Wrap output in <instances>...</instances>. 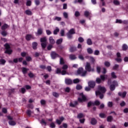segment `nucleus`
<instances>
[{"instance_id":"f257e3e1","label":"nucleus","mask_w":128,"mask_h":128,"mask_svg":"<svg viewBox=\"0 0 128 128\" xmlns=\"http://www.w3.org/2000/svg\"><path fill=\"white\" fill-rule=\"evenodd\" d=\"M106 90L104 87L99 86H98V90L96 92V96H100V98L102 100L104 98V94L106 92Z\"/></svg>"},{"instance_id":"f03ea898","label":"nucleus","mask_w":128,"mask_h":128,"mask_svg":"<svg viewBox=\"0 0 128 128\" xmlns=\"http://www.w3.org/2000/svg\"><path fill=\"white\" fill-rule=\"evenodd\" d=\"M68 68V65L66 64L64 65L62 68V70H63L62 71V70H60V69L58 68L56 70V74H62V76L64 74H66V70Z\"/></svg>"},{"instance_id":"7ed1b4c3","label":"nucleus","mask_w":128,"mask_h":128,"mask_svg":"<svg viewBox=\"0 0 128 128\" xmlns=\"http://www.w3.org/2000/svg\"><path fill=\"white\" fill-rule=\"evenodd\" d=\"M106 78H108V76L106 75H101L100 78H96V82L97 84H100L102 82H104Z\"/></svg>"},{"instance_id":"20e7f679","label":"nucleus","mask_w":128,"mask_h":128,"mask_svg":"<svg viewBox=\"0 0 128 128\" xmlns=\"http://www.w3.org/2000/svg\"><path fill=\"white\" fill-rule=\"evenodd\" d=\"M77 74H80L82 76H85L86 74V71H84V68H80L78 69Z\"/></svg>"},{"instance_id":"39448f33","label":"nucleus","mask_w":128,"mask_h":128,"mask_svg":"<svg viewBox=\"0 0 128 128\" xmlns=\"http://www.w3.org/2000/svg\"><path fill=\"white\" fill-rule=\"evenodd\" d=\"M86 96L84 95V94L80 93V97L78 98V101L80 102H86Z\"/></svg>"},{"instance_id":"423d86ee","label":"nucleus","mask_w":128,"mask_h":128,"mask_svg":"<svg viewBox=\"0 0 128 128\" xmlns=\"http://www.w3.org/2000/svg\"><path fill=\"white\" fill-rule=\"evenodd\" d=\"M4 46L6 49V50L5 51L6 54H10L12 52V49H10V45L8 44H4Z\"/></svg>"},{"instance_id":"0eeeda50","label":"nucleus","mask_w":128,"mask_h":128,"mask_svg":"<svg viewBox=\"0 0 128 128\" xmlns=\"http://www.w3.org/2000/svg\"><path fill=\"white\" fill-rule=\"evenodd\" d=\"M41 46L42 48H46V38H40Z\"/></svg>"},{"instance_id":"6e6552de","label":"nucleus","mask_w":128,"mask_h":128,"mask_svg":"<svg viewBox=\"0 0 128 128\" xmlns=\"http://www.w3.org/2000/svg\"><path fill=\"white\" fill-rule=\"evenodd\" d=\"M76 32H74V29H71L67 34V36L68 38L70 39L72 38V34H74Z\"/></svg>"},{"instance_id":"1a4fd4ad","label":"nucleus","mask_w":128,"mask_h":128,"mask_svg":"<svg viewBox=\"0 0 128 128\" xmlns=\"http://www.w3.org/2000/svg\"><path fill=\"white\" fill-rule=\"evenodd\" d=\"M100 101L96 100L94 102H89L88 104V106H100Z\"/></svg>"},{"instance_id":"9d476101","label":"nucleus","mask_w":128,"mask_h":128,"mask_svg":"<svg viewBox=\"0 0 128 128\" xmlns=\"http://www.w3.org/2000/svg\"><path fill=\"white\" fill-rule=\"evenodd\" d=\"M8 120H10L8 123L10 126H16V122H14V121L12 120H14V118H12V117L11 116H8Z\"/></svg>"},{"instance_id":"9b49d317","label":"nucleus","mask_w":128,"mask_h":128,"mask_svg":"<svg viewBox=\"0 0 128 128\" xmlns=\"http://www.w3.org/2000/svg\"><path fill=\"white\" fill-rule=\"evenodd\" d=\"M85 68L87 72H92V66H90V64L87 62L85 66Z\"/></svg>"},{"instance_id":"f8f14e48","label":"nucleus","mask_w":128,"mask_h":128,"mask_svg":"<svg viewBox=\"0 0 128 128\" xmlns=\"http://www.w3.org/2000/svg\"><path fill=\"white\" fill-rule=\"evenodd\" d=\"M51 57L53 60H54L56 58H58V54H56V52H51Z\"/></svg>"},{"instance_id":"ddd939ff","label":"nucleus","mask_w":128,"mask_h":128,"mask_svg":"<svg viewBox=\"0 0 128 128\" xmlns=\"http://www.w3.org/2000/svg\"><path fill=\"white\" fill-rule=\"evenodd\" d=\"M26 40H34V37L32 35L27 34L26 37Z\"/></svg>"},{"instance_id":"4468645a","label":"nucleus","mask_w":128,"mask_h":128,"mask_svg":"<svg viewBox=\"0 0 128 128\" xmlns=\"http://www.w3.org/2000/svg\"><path fill=\"white\" fill-rule=\"evenodd\" d=\"M88 85L90 88H94V86H96V82L94 81H90L88 82Z\"/></svg>"},{"instance_id":"2eb2a0df","label":"nucleus","mask_w":128,"mask_h":128,"mask_svg":"<svg viewBox=\"0 0 128 128\" xmlns=\"http://www.w3.org/2000/svg\"><path fill=\"white\" fill-rule=\"evenodd\" d=\"M86 58H88V60L92 62H96V59L92 56H86Z\"/></svg>"},{"instance_id":"dca6fc26","label":"nucleus","mask_w":128,"mask_h":128,"mask_svg":"<svg viewBox=\"0 0 128 128\" xmlns=\"http://www.w3.org/2000/svg\"><path fill=\"white\" fill-rule=\"evenodd\" d=\"M118 86V82L116 80L113 81V82H112V90H114L116 86Z\"/></svg>"},{"instance_id":"f3484780","label":"nucleus","mask_w":128,"mask_h":128,"mask_svg":"<svg viewBox=\"0 0 128 128\" xmlns=\"http://www.w3.org/2000/svg\"><path fill=\"white\" fill-rule=\"evenodd\" d=\"M118 96H121V98H126V92H119Z\"/></svg>"},{"instance_id":"a211bd4d","label":"nucleus","mask_w":128,"mask_h":128,"mask_svg":"<svg viewBox=\"0 0 128 128\" xmlns=\"http://www.w3.org/2000/svg\"><path fill=\"white\" fill-rule=\"evenodd\" d=\"M64 120V117H61L60 118V120L57 119L56 120V122L58 124H62V121Z\"/></svg>"},{"instance_id":"6ab92c4d","label":"nucleus","mask_w":128,"mask_h":128,"mask_svg":"<svg viewBox=\"0 0 128 128\" xmlns=\"http://www.w3.org/2000/svg\"><path fill=\"white\" fill-rule=\"evenodd\" d=\"M65 82L66 84H72V80L70 78H66L65 80Z\"/></svg>"},{"instance_id":"aec40b11","label":"nucleus","mask_w":128,"mask_h":128,"mask_svg":"<svg viewBox=\"0 0 128 128\" xmlns=\"http://www.w3.org/2000/svg\"><path fill=\"white\" fill-rule=\"evenodd\" d=\"M49 40L51 44H54L56 42V41L54 40V38H52V36L50 37Z\"/></svg>"},{"instance_id":"412c9836","label":"nucleus","mask_w":128,"mask_h":128,"mask_svg":"<svg viewBox=\"0 0 128 128\" xmlns=\"http://www.w3.org/2000/svg\"><path fill=\"white\" fill-rule=\"evenodd\" d=\"M69 58L71 60H76V55L74 54H70L69 56Z\"/></svg>"},{"instance_id":"4be33fe9","label":"nucleus","mask_w":128,"mask_h":128,"mask_svg":"<svg viewBox=\"0 0 128 128\" xmlns=\"http://www.w3.org/2000/svg\"><path fill=\"white\" fill-rule=\"evenodd\" d=\"M42 34V29L39 28L38 30L37 33H36V36H40Z\"/></svg>"},{"instance_id":"5701e85b","label":"nucleus","mask_w":128,"mask_h":128,"mask_svg":"<svg viewBox=\"0 0 128 128\" xmlns=\"http://www.w3.org/2000/svg\"><path fill=\"white\" fill-rule=\"evenodd\" d=\"M90 122H91V124L94 126V124H96L97 122H96V120L94 118H92Z\"/></svg>"},{"instance_id":"b1692460","label":"nucleus","mask_w":128,"mask_h":128,"mask_svg":"<svg viewBox=\"0 0 128 128\" xmlns=\"http://www.w3.org/2000/svg\"><path fill=\"white\" fill-rule=\"evenodd\" d=\"M90 12L86 10L84 12V16H86V18H88V16H90Z\"/></svg>"},{"instance_id":"393cba45","label":"nucleus","mask_w":128,"mask_h":128,"mask_svg":"<svg viewBox=\"0 0 128 128\" xmlns=\"http://www.w3.org/2000/svg\"><path fill=\"white\" fill-rule=\"evenodd\" d=\"M113 4H114V6H120V1H118V0H114Z\"/></svg>"},{"instance_id":"a878e982","label":"nucleus","mask_w":128,"mask_h":128,"mask_svg":"<svg viewBox=\"0 0 128 128\" xmlns=\"http://www.w3.org/2000/svg\"><path fill=\"white\" fill-rule=\"evenodd\" d=\"M10 26H8V25L7 24H4L2 26V30H6V28H9Z\"/></svg>"},{"instance_id":"bb28decb","label":"nucleus","mask_w":128,"mask_h":128,"mask_svg":"<svg viewBox=\"0 0 128 128\" xmlns=\"http://www.w3.org/2000/svg\"><path fill=\"white\" fill-rule=\"evenodd\" d=\"M108 84L110 86V90H112V82L111 80H108Z\"/></svg>"},{"instance_id":"cd10ccee","label":"nucleus","mask_w":128,"mask_h":128,"mask_svg":"<svg viewBox=\"0 0 128 128\" xmlns=\"http://www.w3.org/2000/svg\"><path fill=\"white\" fill-rule=\"evenodd\" d=\"M76 104H78V102L75 101L74 102V104L72 103V102L70 103V106H72V108H74V106H76Z\"/></svg>"},{"instance_id":"c85d7f7f","label":"nucleus","mask_w":128,"mask_h":128,"mask_svg":"<svg viewBox=\"0 0 128 128\" xmlns=\"http://www.w3.org/2000/svg\"><path fill=\"white\" fill-rule=\"evenodd\" d=\"M75 50H76V48L74 46H72L70 49V52H74Z\"/></svg>"},{"instance_id":"c756f323","label":"nucleus","mask_w":128,"mask_h":128,"mask_svg":"<svg viewBox=\"0 0 128 128\" xmlns=\"http://www.w3.org/2000/svg\"><path fill=\"white\" fill-rule=\"evenodd\" d=\"M36 46H38V43L36 42H34L32 43V48L34 50L36 49Z\"/></svg>"},{"instance_id":"7c9ffc66","label":"nucleus","mask_w":128,"mask_h":128,"mask_svg":"<svg viewBox=\"0 0 128 128\" xmlns=\"http://www.w3.org/2000/svg\"><path fill=\"white\" fill-rule=\"evenodd\" d=\"M87 44H88V46H92V42L90 38L87 40Z\"/></svg>"},{"instance_id":"2f4dec72","label":"nucleus","mask_w":128,"mask_h":128,"mask_svg":"<svg viewBox=\"0 0 128 128\" xmlns=\"http://www.w3.org/2000/svg\"><path fill=\"white\" fill-rule=\"evenodd\" d=\"M104 64L105 66L108 68V66H110V62H108V61H106L104 62Z\"/></svg>"},{"instance_id":"473e14b6","label":"nucleus","mask_w":128,"mask_h":128,"mask_svg":"<svg viewBox=\"0 0 128 128\" xmlns=\"http://www.w3.org/2000/svg\"><path fill=\"white\" fill-rule=\"evenodd\" d=\"M26 14H28V16H32V11L30 10H26L25 12Z\"/></svg>"},{"instance_id":"72a5a7b5","label":"nucleus","mask_w":128,"mask_h":128,"mask_svg":"<svg viewBox=\"0 0 128 128\" xmlns=\"http://www.w3.org/2000/svg\"><path fill=\"white\" fill-rule=\"evenodd\" d=\"M56 42L57 44H60L62 42V38L58 40Z\"/></svg>"},{"instance_id":"f704fd0d","label":"nucleus","mask_w":128,"mask_h":128,"mask_svg":"<svg viewBox=\"0 0 128 128\" xmlns=\"http://www.w3.org/2000/svg\"><path fill=\"white\" fill-rule=\"evenodd\" d=\"M58 32H60V29L58 28H56V30H54V34H57Z\"/></svg>"},{"instance_id":"c9c22d12","label":"nucleus","mask_w":128,"mask_h":128,"mask_svg":"<svg viewBox=\"0 0 128 128\" xmlns=\"http://www.w3.org/2000/svg\"><path fill=\"white\" fill-rule=\"evenodd\" d=\"M122 50H128V46L126 44H123Z\"/></svg>"},{"instance_id":"e433bc0d","label":"nucleus","mask_w":128,"mask_h":128,"mask_svg":"<svg viewBox=\"0 0 128 128\" xmlns=\"http://www.w3.org/2000/svg\"><path fill=\"white\" fill-rule=\"evenodd\" d=\"M6 64V60L4 59H0V64Z\"/></svg>"},{"instance_id":"4c0bfd02","label":"nucleus","mask_w":128,"mask_h":128,"mask_svg":"<svg viewBox=\"0 0 128 128\" xmlns=\"http://www.w3.org/2000/svg\"><path fill=\"white\" fill-rule=\"evenodd\" d=\"M28 70L26 68H22V72H23V74H26V72H28Z\"/></svg>"},{"instance_id":"58836bf2","label":"nucleus","mask_w":128,"mask_h":128,"mask_svg":"<svg viewBox=\"0 0 128 128\" xmlns=\"http://www.w3.org/2000/svg\"><path fill=\"white\" fill-rule=\"evenodd\" d=\"M64 64V58H60V64Z\"/></svg>"},{"instance_id":"ea45409f","label":"nucleus","mask_w":128,"mask_h":128,"mask_svg":"<svg viewBox=\"0 0 128 128\" xmlns=\"http://www.w3.org/2000/svg\"><path fill=\"white\" fill-rule=\"evenodd\" d=\"M94 54L95 56H98L100 54V51L98 50H96L94 52Z\"/></svg>"},{"instance_id":"a19ab883","label":"nucleus","mask_w":128,"mask_h":128,"mask_svg":"<svg viewBox=\"0 0 128 128\" xmlns=\"http://www.w3.org/2000/svg\"><path fill=\"white\" fill-rule=\"evenodd\" d=\"M120 66H118V64H115L114 67H113V70H118V67Z\"/></svg>"},{"instance_id":"79ce46f5","label":"nucleus","mask_w":128,"mask_h":128,"mask_svg":"<svg viewBox=\"0 0 128 128\" xmlns=\"http://www.w3.org/2000/svg\"><path fill=\"white\" fill-rule=\"evenodd\" d=\"M73 82L74 84H78V82H80V80L78 78L74 79Z\"/></svg>"},{"instance_id":"37998d69","label":"nucleus","mask_w":128,"mask_h":128,"mask_svg":"<svg viewBox=\"0 0 128 128\" xmlns=\"http://www.w3.org/2000/svg\"><path fill=\"white\" fill-rule=\"evenodd\" d=\"M82 86L79 84L77 85L76 86V90H82Z\"/></svg>"},{"instance_id":"c03bdc74","label":"nucleus","mask_w":128,"mask_h":128,"mask_svg":"<svg viewBox=\"0 0 128 128\" xmlns=\"http://www.w3.org/2000/svg\"><path fill=\"white\" fill-rule=\"evenodd\" d=\"M78 118H84V114H80L78 115Z\"/></svg>"},{"instance_id":"a18cd8bd","label":"nucleus","mask_w":128,"mask_h":128,"mask_svg":"<svg viewBox=\"0 0 128 128\" xmlns=\"http://www.w3.org/2000/svg\"><path fill=\"white\" fill-rule=\"evenodd\" d=\"M116 24H122V21L121 20H116Z\"/></svg>"},{"instance_id":"49530a36","label":"nucleus","mask_w":128,"mask_h":128,"mask_svg":"<svg viewBox=\"0 0 128 128\" xmlns=\"http://www.w3.org/2000/svg\"><path fill=\"white\" fill-rule=\"evenodd\" d=\"M50 128H56V124H54V123L52 122V123L50 124Z\"/></svg>"},{"instance_id":"de8ad7c7","label":"nucleus","mask_w":128,"mask_h":128,"mask_svg":"<svg viewBox=\"0 0 128 128\" xmlns=\"http://www.w3.org/2000/svg\"><path fill=\"white\" fill-rule=\"evenodd\" d=\"M87 51L88 54H92V50L90 48H88L87 49Z\"/></svg>"},{"instance_id":"09e8293b","label":"nucleus","mask_w":128,"mask_h":128,"mask_svg":"<svg viewBox=\"0 0 128 128\" xmlns=\"http://www.w3.org/2000/svg\"><path fill=\"white\" fill-rule=\"evenodd\" d=\"M2 34L3 36H6L8 34V32H6V31H3L2 32Z\"/></svg>"},{"instance_id":"8fccbe9b","label":"nucleus","mask_w":128,"mask_h":128,"mask_svg":"<svg viewBox=\"0 0 128 128\" xmlns=\"http://www.w3.org/2000/svg\"><path fill=\"white\" fill-rule=\"evenodd\" d=\"M70 88L68 87H67L65 88V92H70Z\"/></svg>"},{"instance_id":"3c124183","label":"nucleus","mask_w":128,"mask_h":128,"mask_svg":"<svg viewBox=\"0 0 128 128\" xmlns=\"http://www.w3.org/2000/svg\"><path fill=\"white\" fill-rule=\"evenodd\" d=\"M54 20H58V22H60V20H61L62 18H60V17L56 16V17H55Z\"/></svg>"},{"instance_id":"603ef678","label":"nucleus","mask_w":128,"mask_h":128,"mask_svg":"<svg viewBox=\"0 0 128 128\" xmlns=\"http://www.w3.org/2000/svg\"><path fill=\"white\" fill-rule=\"evenodd\" d=\"M60 33L62 36H64V30H61Z\"/></svg>"},{"instance_id":"864d4df0","label":"nucleus","mask_w":128,"mask_h":128,"mask_svg":"<svg viewBox=\"0 0 128 128\" xmlns=\"http://www.w3.org/2000/svg\"><path fill=\"white\" fill-rule=\"evenodd\" d=\"M78 40L80 42H82L84 40V38L82 37L79 38Z\"/></svg>"},{"instance_id":"5fc2aeb1","label":"nucleus","mask_w":128,"mask_h":128,"mask_svg":"<svg viewBox=\"0 0 128 128\" xmlns=\"http://www.w3.org/2000/svg\"><path fill=\"white\" fill-rule=\"evenodd\" d=\"M100 118H106V115L102 113H101L100 114Z\"/></svg>"},{"instance_id":"6e6d98bb","label":"nucleus","mask_w":128,"mask_h":128,"mask_svg":"<svg viewBox=\"0 0 128 128\" xmlns=\"http://www.w3.org/2000/svg\"><path fill=\"white\" fill-rule=\"evenodd\" d=\"M112 116H108L107 118L108 122H112Z\"/></svg>"},{"instance_id":"4d7b16f0","label":"nucleus","mask_w":128,"mask_h":128,"mask_svg":"<svg viewBox=\"0 0 128 128\" xmlns=\"http://www.w3.org/2000/svg\"><path fill=\"white\" fill-rule=\"evenodd\" d=\"M28 76H30V78H34V74H32V72H30L28 74Z\"/></svg>"},{"instance_id":"13d9d810","label":"nucleus","mask_w":128,"mask_h":128,"mask_svg":"<svg viewBox=\"0 0 128 128\" xmlns=\"http://www.w3.org/2000/svg\"><path fill=\"white\" fill-rule=\"evenodd\" d=\"M26 60L27 62H30V60H32V58H30V56H26Z\"/></svg>"},{"instance_id":"bf43d9fd","label":"nucleus","mask_w":128,"mask_h":128,"mask_svg":"<svg viewBox=\"0 0 128 128\" xmlns=\"http://www.w3.org/2000/svg\"><path fill=\"white\" fill-rule=\"evenodd\" d=\"M116 60L118 62H122V58H116Z\"/></svg>"},{"instance_id":"052dcab7","label":"nucleus","mask_w":128,"mask_h":128,"mask_svg":"<svg viewBox=\"0 0 128 128\" xmlns=\"http://www.w3.org/2000/svg\"><path fill=\"white\" fill-rule=\"evenodd\" d=\"M64 16L65 18H68V14L66 13V12H64L63 13Z\"/></svg>"},{"instance_id":"680f3d73","label":"nucleus","mask_w":128,"mask_h":128,"mask_svg":"<svg viewBox=\"0 0 128 128\" xmlns=\"http://www.w3.org/2000/svg\"><path fill=\"white\" fill-rule=\"evenodd\" d=\"M53 96H55V98H58V94L54 92Z\"/></svg>"},{"instance_id":"e2e57ef3","label":"nucleus","mask_w":128,"mask_h":128,"mask_svg":"<svg viewBox=\"0 0 128 128\" xmlns=\"http://www.w3.org/2000/svg\"><path fill=\"white\" fill-rule=\"evenodd\" d=\"M21 92H22V94H24L26 92V88H22Z\"/></svg>"},{"instance_id":"0e129e2a","label":"nucleus","mask_w":128,"mask_h":128,"mask_svg":"<svg viewBox=\"0 0 128 128\" xmlns=\"http://www.w3.org/2000/svg\"><path fill=\"white\" fill-rule=\"evenodd\" d=\"M26 114L28 116H30V114H32V111H30V110H28Z\"/></svg>"},{"instance_id":"69168bd1","label":"nucleus","mask_w":128,"mask_h":128,"mask_svg":"<svg viewBox=\"0 0 128 128\" xmlns=\"http://www.w3.org/2000/svg\"><path fill=\"white\" fill-rule=\"evenodd\" d=\"M52 44H50L48 45V50H52Z\"/></svg>"},{"instance_id":"338daca9","label":"nucleus","mask_w":128,"mask_h":128,"mask_svg":"<svg viewBox=\"0 0 128 128\" xmlns=\"http://www.w3.org/2000/svg\"><path fill=\"white\" fill-rule=\"evenodd\" d=\"M27 54L25 52H23L21 53L22 56L24 57L26 56Z\"/></svg>"},{"instance_id":"774afa93","label":"nucleus","mask_w":128,"mask_h":128,"mask_svg":"<svg viewBox=\"0 0 128 128\" xmlns=\"http://www.w3.org/2000/svg\"><path fill=\"white\" fill-rule=\"evenodd\" d=\"M32 4V2L30 0H28L26 2V6H30Z\"/></svg>"}]
</instances>
